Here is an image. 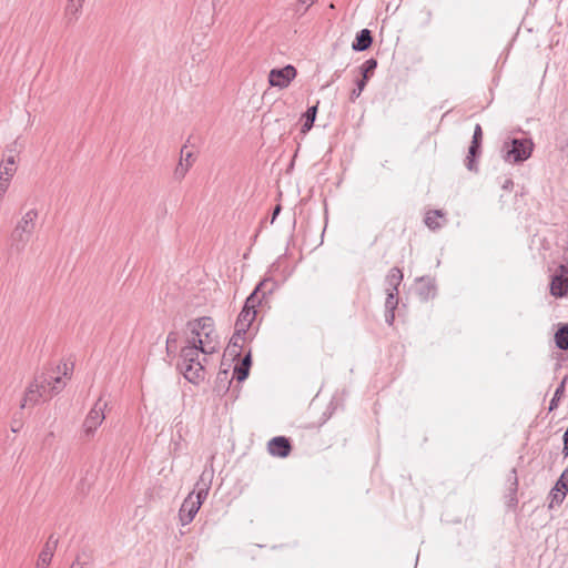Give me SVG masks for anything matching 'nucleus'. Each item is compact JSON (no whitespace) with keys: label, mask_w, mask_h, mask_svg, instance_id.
Returning <instances> with one entry per match:
<instances>
[{"label":"nucleus","mask_w":568,"mask_h":568,"mask_svg":"<svg viewBox=\"0 0 568 568\" xmlns=\"http://www.w3.org/2000/svg\"><path fill=\"white\" fill-rule=\"evenodd\" d=\"M213 479V470L204 469L194 485V489L190 493L193 494L194 501L201 507L207 498Z\"/></svg>","instance_id":"obj_10"},{"label":"nucleus","mask_w":568,"mask_h":568,"mask_svg":"<svg viewBox=\"0 0 568 568\" xmlns=\"http://www.w3.org/2000/svg\"><path fill=\"white\" fill-rule=\"evenodd\" d=\"M195 338L203 339L202 354L211 355L217 351L219 341L215 333L214 321L210 316L199 317L187 323Z\"/></svg>","instance_id":"obj_1"},{"label":"nucleus","mask_w":568,"mask_h":568,"mask_svg":"<svg viewBox=\"0 0 568 568\" xmlns=\"http://www.w3.org/2000/svg\"><path fill=\"white\" fill-rule=\"evenodd\" d=\"M189 170V166L187 165H184L182 160L180 161V163L178 164L175 171H174V175L176 179H183L186 174Z\"/></svg>","instance_id":"obj_37"},{"label":"nucleus","mask_w":568,"mask_h":568,"mask_svg":"<svg viewBox=\"0 0 568 568\" xmlns=\"http://www.w3.org/2000/svg\"><path fill=\"white\" fill-rule=\"evenodd\" d=\"M554 487L556 491H568V466L564 469Z\"/></svg>","instance_id":"obj_34"},{"label":"nucleus","mask_w":568,"mask_h":568,"mask_svg":"<svg viewBox=\"0 0 568 568\" xmlns=\"http://www.w3.org/2000/svg\"><path fill=\"white\" fill-rule=\"evenodd\" d=\"M339 75H341V74H339V72H338V71H336V72L334 73V78H335V79H338V78H339Z\"/></svg>","instance_id":"obj_49"},{"label":"nucleus","mask_w":568,"mask_h":568,"mask_svg":"<svg viewBox=\"0 0 568 568\" xmlns=\"http://www.w3.org/2000/svg\"><path fill=\"white\" fill-rule=\"evenodd\" d=\"M213 479V470L204 469L194 485V489L190 493L193 494L194 501L201 507L207 498Z\"/></svg>","instance_id":"obj_11"},{"label":"nucleus","mask_w":568,"mask_h":568,"mask_svg":"<svg viewBox=\"0 0 568 568\" xmlns=\"http://www.w3.org/2000/svg\"><path fill=\"white\" fill-rule=\"evenodd\" d=\"M69 2H80L83 4L84 0H69Z\"/></svg>","instance_id":"obj_48"},{"label":"nucleus","mask_w":568,"mask_h":568,"mask_svg":"<svg viewBox=\"0 0 568 568\" xmlns=\"http://www.w3.org/2000/svg\"><path fill=\"white\" fill-rule=\"evenodd\" d=\"M181 156H182V159H181V160H183V159H184V161L186 162V165H187V166H190V160H191V158L193 156L192 152H187V153H185V155H184V152H183V149H182V150H181Z\"/></svg>","instance_id":"obj_43"},{"label":"nucleus","mask_w":568,"mask_h":568,"mask_svg":"<svg viewBox=\"0 0 568 568\" xmlns=\"http://www.w3.org/2000/svg\"><path fill=\"white\" fill-rule=\"evenodd\" d=\"M316 115H317V104L310 106L302 114L303 124H302L301 133L305 134L314 126Z\"/></svg>","instance_id":"obj_24"},{"label":"nucleus","mask_w":568,"mask_h":568,"mask_svg":"<svg viewBox=\"0 0 568 568\" xmlns=\"http://www.w3.org/2000/svg\"><path fill=\"white\" fill-rule=\"evenodd\" d=\"M202 338L192 337V339L187 341V345L182 347L180 353V362L186 363L193 359H197L200 357V353H202Z\"/></svg>","instance_id":"obj_15"},{"label":"nucleus","mask_w":568,"mask_h":568,"mask_svg":"<svg viewBox=\"0 0 568 568\" xmlns=\"http://www.w3.org/2000/svg\"><path fill=\"white\" fill-rule=\"evenodd\" d=\"M416 292L420 300L428 301L436 295V281L432 276H422L417 278Z\"/></svg>","instance_id":"obj_16"},{"label":"nucleus","mask_w":568,"mask_h":568,"mask_svg":"<svg viewBox=\"0 0 568 568\" xmlns=\"http://www.w3.org/2000/svg\"><path fill=\"white\" fill-rule=\"evenodd\" d=\"M394 321H395V310H392V311H386L385 310V322L392 326L394 324Z\"/></svg>","instance_id":"obj_40"},{"label":"nucleus","mask_w":568,"mask_h":568,"mask_svg":"<svg viewBox=\"0 0 568 568\" xmlns=\"http://www.w3.org/2000/svg\"><path fill=\"white\" fill-rule=\"evenodd\" d=\"M205 364L206 357H203L202 361L199 357L186 363L179 362L178 368L187 382L197 385L205 379Z\"/></svg>","instance_id":"obj_5"},{"label":"nucleus","mask_w":568,"mask_h":568,"mask_svg":"<svg viewBox=\"0 0 568 568\" xmlns=\"http://www.w3.org/2000/svg\"><path fill=\"white\" fill-rule=\"evenodd\" d=\"M296 74V69L293 65L287 64L281 69H272L268 74V82L271 87L283 89L288 87V84L295 79Z\"/></svg>","instance_id":"obj_8"},{"label":"nucleus","mask_w":568,"mask_h":568,"mask_svg":"<svg viewBox=\"0 0 568 568\" xmlns=\"http://www.w3.org/2000/svg\"><path fill=\"white\" fill-rule=\"evenodd\" d=\"M483 141L473 140L468 148V153L465 159V166L471 172H478L477 159L481 155Z\"/></svg>","instance_id":"obj_17"},{"label":"nucleus","mask_w":568,"mask_h":568,"mask_svg":"<svg viewBox=\"0 0 568 568\" xmlns=\"http://www.w3.org/2000/svg\"><path fill=\"white\" fill-rule=\"evenodd\" d=\"M373 43V34L368 29H362L356 33L355 40L352 43V49L356 52H362L371 48Z\"/></svg>","instance_id":"obj_20"},{"label":"nucleus","mask_w":568,"mask_h":568,"mask_svg":"<svg viewBox=\"0 0 568 568\" xmlns=\"http://www.w3.org/2000/svg\"><path fill=\"white\" fill-rule=\"evenodd\" d=\"M550 294L555 297L568 295V267L559 265L550 282Z\"/></svg>","instance_id":"obj_9"},{"label":"nucleus","mask_w":568,"mask_h":568,"mask_svg":"<svg viewBox=\"0 0 568 568\" xmlns=\"http://www.w3.org/2000/svg\"><path fill=\"white\" fill-rule=\"evenodd\" d=\"M444 217V213L440 210H434L427 212L425 216V224L433 231L438 230L442 227V224L439 223V219Z\"/></svg>","instance_id":"obj_29"},{"label":"nucleus","mask_w":568,"mask_h":568,"mask_svg":"<svg viewBox=\"0 0 568 568\" xmlns=\"http://www.w3.org/2000/svg\"><path fill=\"white\" fill-rule=\"evenodd\" d=\"M556 346L561 351H568V324L561 325L555 333Z\"/></svg>","instance_id":"obj_28"},{"label":"nucleus","mask_w":568,"mask_h":568,"mask_svg":"<svg viewBox=\"0 0 568 568\" xmlns=\"http://www.w3.org/2000/svg\"><path fill=\"white\" fill-rule=\"evenodd\" d=\"M281 210H282V207L280 204L274 207L273 213H272V223L275 221V219L280 214Z\"/></svg>","instance_id":"obj_44"},{"label":"nucleus","mask_w":568,"mask_h":568,"mask_svg":"<svg viewBox=\"0 0 568 568\" xmlns=\"http://www.w3.org/2000/svg\"><path fill=\"white\" fill-rule=\"evenodd\" d=\"M200 508L201 507L197 505V501H194L193 494H189L179 510L181 525L186 526L192 523Z\"/></svg>","instance_id":"obj_12"},{"label":"nucleus","mask_w":568,"mask_h":568,"mask_svg":"<svg viewBox=\"0 0 568 568\" xmlns=\"http://www.w3.org/2000/svg\"><path fill=\"white\" fill-rule=\"evenodd\" d=\"M275 287L276 283L272 278H264L246 297L243 308H246L247 311H256V307L261 304L262 298L268 294H272Z\"/></svg>","instance_id":"obj_6"},{"label":"nucleus","mask_w":568,"mask_h":568,"mask_svg":"<svg viewBox=\"0 0 568 568\" xmlns=\"http://www.w3.org/2000/svg\"><path fill=\"white\" fill-rule=\"evenodd\" d=\"M71 568H77V565H75V564H73Z\"/></svg>","instance_id":"obj_51"},{"label":"nucleus","mask_w":568,"mask_h":568,"mask_svg":"<svg viewBox=\"0 0 568 568\" xmlns=\"http://www.w3.org/2000/svg\"><path fill=\"white\" fill-rule=\"evenodd\" d=\"M377 68V60L369 58L361 65L362 80L368 81Z\"/></svg>","instance_id":"obj_30"},{"label":"nucleus","mask_w":568,"mask_h":568,"mask_svg":"<svg viewBox=\"0 0 568 568\" xmlns=\"http://www.w3.org/2000/svg\"><path fill=\"white\" fill-rule=\"evenodd\" d=\"M10 181H11V179L0 175V201H2L6 192L8 191Z\"/></svg>","instance_id":"obj_36"},{"label":"nucleus","mask_w":568,"mask_h":568,"mask_svg":"<svg viewBox=\"0 0 568 568\" xmlns=\"http://www.w3.org/2000/svg\"><path fill=\"white\" fill-rule=\"evenodd\" d=\"M508 481H509V489H508V497H509V501L513 504V505H517L518 503V499H517V490H518V477H517V469L516 468H513L510 470V474H509V477H508Z\"/></svg>","instance_id":"obj_27"},{"label":"nucleus","mask_w":568,"mask_h":568,"mask_svg":"<svg viewBox=\"0 0 568 568\" xmlns=\"http://www.w3.org/2000/svg\"><path fill=\"white\" fill-rule=\"evenodd\" d=\"M222 375L224 376V378H226V376H227V371L220 372V373L217 374V378H221V376H222Z\"/></svg>","instance_id":"obj_47"},{"label":"nucleus","mask_w":568,"mask_h":568,"mask_svg":"<svg viewBox=\"0 0 568 568\" xmlns=\"http://www.w3.org/2000/svg\"><path fill=\"white\" fill-rule=\"evenodd\" d=\"M82 3L80 2H67L64 9V18L68 24H72L78 20V16L82 9Z\"/></svg>","instance_id":"obj_25"},{"label":"nucleus","mask_w":568,"mask_h":568,"mask_svg":"<svg viewBox=\"0 0 568 568\" xmlns=\"http://www.w3.org/2000/svg\"><path fill=\"white\" fill-rule=\"evenodd\" d=\"M45 567H47V566H38V565H37V568H45Z\"/></svg>","instance_id":"obj_50"},{"label":"nucleus","mask_w":568,"mask_h":568,"mask_svg":"<svg viewBox=\"0 0 568 568\" xmlns=\"http://www.w3.org/2000/svg\"><path fill=\"white\" fill-rule=\"evenodd\" d=\"M37 219L38 211L31 209L18 221L10 236L13 250L22 252L26 248L36 230Z\"/></svg>","instance_id":"obj_3"},{"label":"nucleus","mask_w":568,"mask_h":568,"mask_svg":"<svg viewBox=\"0 0 568 568\" xmlns=\"http://www.w3.org/2000/svg\"><path fill=\"white\" fill-rule=\"evenodd\" d=\"M178 342V333L170 332L166 337V352L171 353V346Z\"/></svg>","instance_id":"obj_38"},{"label":"nucleus","mask_w":568,"mask_h":568,"mask_svg":"<svg viewBox=\"0 0 568 568\" xmlns=\"http://www.w3.org/2000/svg\"><path fill=\"white\" fill-rule=\"evenodd\" d=\"M245 335L235 331L225 348V355L231 356L233 359L240 357L243 348L242 341L245 339Z\"/></svg>","instance_id":"obj_21"},{"label":"nucleus","mask_w":568,"mask_h":568,"mask_svg":"<svg viewBox=\"0 0 568 568\" xmlns=\"http://www.w3.org/2000/svg\"><path fill=\"white\" fill-rule=\"evenodd\" d=\"M568 491H565V490H561V491H556L555 490V487L550 490V494L549 496L551 497V501L550 504L548 505V508H554L555 506H558L560 505L564 499L566 498V495H567Z\"/></svg>","instance_id":"obj_32"},{"label":"nucleus","mask_w":568,"mask_h":568,"mask_svg":"<svg viewBox=\"0 0 568 568\" xmlns=\"http://www.w3.org/2000/svg\"><path fill=\"white\" fill-rule=\"evenodd\" d=\"M16 143L13 142L10 145L6 146L4 150V159L0 162V175L7 176L9 179H12L16 174L17 168H16V159H14V151H16Z\"/></svg>","instance_id":"obj_14"},{"label":"nucleus","mask_w":568,"mask_h":568,"mask_svg":"<svg viewBox=\"0 0 568 568\" xmlns=\"http://www.w3.org/2000/svg\"><path fill=\"white\" fill-rule=\"evenodd\" d=\"M251 366L252 355L251 351H248L242 361L234 366L233 378H235L239 383L244 382L248 377Z\"/></svg>","instance_id":"obj_19"},{"label":"nucleus","mask_w":568,"mask_h":568,"mask_svg":"<svg viewBox=\"0 0 568 568\" xmlns=\"http://www.w3.org/2000/svg\"><path fill=\"white\" fill-rule=\"evenodd\" d=\"M106 407V403L102 402V398L100 397L93 407L90 409L89 414L87 415L84 423H83V430L87 436H91L94 434L97 428L102 424L104 420V408Z\"/></svg>","instance_id":"obj_7"},{"label":"nucleus","mask_w":568,"mask_h":568,"mask_svg":"<svg viewBox=\"0 0 568 568\" xmlns=\"http://www.w3.org/2000/svg\"><path fill=\"white\" fill-rule=\"evenodd\" d=\"M567 381H568V375H566L561 379L559 385L557 386V388H556V390L554 393V396H552V398L550 399V403H549V407H548L549 412L555 410L559 406V403H560V400H561V398H562V396L565 394Z\"/></svg>","instance_id":"obj_26"},{"label":"nucleus","mask_w":568,"mask_h":568,"mask_svg":"<svg viewBox=\"0 0 568 568\" xmlns=\"http://www.w3.org/2000/svg\"><path fill=\"white\" fill-rule=\"evenodd\" d=\"M256 315V311H247L246 308H242L235 322V331L247 334Z\"/></svg>","instance_id":"obj_18"},{"label":"nucleus","mask_w":568,"mask_h":568,"mask_svg":"<svg viewBox=\"0 0 568 568\" xmlns=\"http://www.w3.org/2000/svg\"><path fill=\"white\" fill-rule=\"evenodd\" d=\"M387 296L385 300V310L392 311L397 308L398 305V293L397 292H386Z\"/></svg>","instance_id":"obj_33"},{"label":"nucleus","mask_w":568,"mask_h":568,"mask_svg":"<svg viewBox=\"0 0 568 568\" xmlns=\"http://www.w3.org/2000/svg\"><path fill=\"white\" fill-rule=\"evenodd\" d=\"M47 385H50V381L47 378L45 373L37 375L28 385L20 408H24L28 405L34 406L39 404L40 399L48 392Z\"/></svg>","instance_id":"obj_4"},{"label":"nucleus","mask_w":568,"mask_h":568,"mask_svg":"<svg viewBox=\"0 0 568 568\" xmlns=\"http://www.w3.org/2000/svg\"><path fill=\"white\" fill-rule=\"evenodd\" d=\"M58 540L51 535L38 557V566H49L54 554Z\"/></svg>","instance_id":"obj_22"},{"label":"nucleus","mask_w":568,"mask_h":568,"mask_svg":"<svg viewBox=\"0 0 568 568\" xmlns=\"http://www.w3.org/2000/svg\"><path fill=\"white\" fill-rule=\"evenodd\" d=\"M68 371H69V367H68V364H63V375L67 376L68 375Z\"/></svg>","instance_id":"obj_46"},{"label":"nucleus","mask_w":568,"mask_h":568,"mask_svg":"<svg viewBox=\"0 0 568 568\" xmlns=\"http://www.w3.org/2000/svg\"><path fill=\"white\" fill-rule=\"evenodd\" d=\"M404 274L399 267H392L386 275L385 283H386V292H397L398 287L403 281Z\"/></svg>","instance_id":"obj_23"},{"label":"nucleus","mask_w":568,"mask_h":568,"mask_svg":"<svg viewBox=\"0 0 568 568\" xmlns=\"http://www.w3.org/2000/svg\"><path fill=\"white\" fill-rule=\"evenodd\" d=\"M45 375L47 378L50 381V385H47L48 392H50L51 394H59L65 386V383L62 381L60 376H53L52 374Z\"/></svg>","instance_id":"obj_31"},{"label":"nucleus","mask_w":568,"mask_h":568,"mask_svg":"<svg viewBox=\"0 0 568 568\" xmlns=\"http://www.w3.org/2000/svg\"><path fill=\"white\" fill-rule=\"evenodd\" d=\"M562 440H564L562 454L565 457H567L568 456V429L565 432V434L562 436Z\"/></svg>","instance_id":"obj_42"},{"label":"nucleus","mask_w":568,"mask_h":568,"mask_svg":"<svg viewBox=\"0 0 568 568\" xmlns=\"http://www.w3.org/2000/svg\"><path fill=\"white\" fill-rule=\"evenodd\" d=\"M535 144L528 138H510L503 143L501 159L511 164H519L527 161L534 151Z\"/></svg>","instance_id":"obj_2"},{"label":"nucleus","mask_w":568,"mask_h":568,"mask_svg":"<svg viewBox=\"0 0 568 568\" xmlns=\"http://www.w3.org/2000/svg\"><path fill=\"white\" fill-rule=\"evenodd\" d=\"M473 140L483 141V129L480 124H476L473 133Z\"/></svg>","instance_id":"obj_39"},{"label":"nucleus","mask_w":568,"mask_h":568,"mask_svg":"<svg viewBox=\"0 0 568 568\" xmlns=\"http://www.w3.org/2000/svg\"><path fill=\"white\" fill-rule=\"evenodd\" d=\"M514 187V181L511 178L505 179V181L501 183V189L505 191H511Z\"/></svg>","instance_id":"obj_41"},{"label":"nucleus","mask_w":568,"mask_h":568,"mask_svg":"<svg viewBox=\"0 0 568 568\" xmlns=\"http://www.w3.org/2000/svg\"><path fill=\"white\" fill-rule=\"evenodd\" d=\"M314 1L315 0H298V3L306 6L305 10H307L314 3Z\"/></svg>","instance_id":"obj_45"},{"label":"nucleus","mask_w":568,"mask_h":568,"mask_svg":"<svg viewBox=\"0 0 568 568\" xmlns=\"http://www.w3.org/2000/svg\"><path fill=\"white\" fill-rule=\"evenodd\" d=\"M366 83H367V81H364L362 79L356 80V88L353 89V91L351 92L352 101H355L357 98H359V95L362 94L363 90L366 87Z\"/></svg>","instance_id":"obj_35"},{"label":"nucleus","mask_w":568,"mask_h":568,"mask_svg":"<svg viewBox=\"0 0 568 568\" xmlns=\"http://www.w3.org/2000/svg\"><path fill=\"white\" fill-rule=\"evenodd\" d=\"M267 449L272 456L285 458L292 452L291 440L285 436L273 437L267 444Z\"/></svg>","instance_id":"obj_13"}]
</instances>
